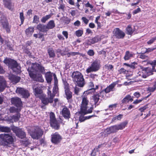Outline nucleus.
Wrapping results in <instances>:
<instances>
[{"label": "nucleus", "mask_w": 156, "mask_h": 156, "mask_svg": "<svg viewBox=\"0 0 156 156\" xmlns=\"http://www.w3.org/2000/svg\"><path fill=\"white\" fill-rule=\"evenodd\" d=\"M27 70L30 77L34 80L41 82L44 81L41 74L39 73L43 72L44 68L40 64L36 63H32L31 66L28 68Z\"/></svg>", "instance_id": "f257e3e1"}, {"label": "nucleus", "mask_w": 156, "mask_h": 156, "mask_svg": "<svg viewBox=\"0 0 156 156\" xmlns=\"http://www.w3.org/2000/svg\"><path fill=\"white\" fill-rule=\"evenodd\" d=\"M91 89L84 92L83 95L81 96L82 98L81 103L80 104L81 112L84 115L92 113L93 109V106L90 107L88 106L89 101L88 99L87 95L90 93Z\"/></svg>", "instance_id": "f03ea898"}, {"label": "nucleus", "mask_w": 156, "mask_h": 156, "mask_svg": "<svg viewBox=\"0 0 156 156\" xmlns=\"http://www.w3.org/2000/svg\"><path fill=\"white\" fill-rule=\"evenodd\" d=\"M54 77V85L53 89L54 94L57 93L58 90V81L56 75L51 72H48L45 74V77L47 83L50 84L52 80V76Z\"/></svg>", "instance_id": "7ed1b4c3"}, {"label": "nucleus", "mask_w": 156, "mask_h": 156, "mask_svg": "<svg viewBox=\"0 0 156 156\" xmlns=\"http://www.w3.org/2000/svg\"><path fill=\"white\" fill-rule=\"evenodd\" d=\"M73 81L78 86L82 87L85 84V82L83 76L82 74L78 72H73L72 75Z\"/></svg>", "instance_id": "20e7f679"}, {"label": "nucleus", "mask_w": 156, "mask_h": 156, "mask_svg": "<svg viewBox=\"0 0 156 156\" xmlns=\"http://www.w3.org/2000/svg\"><path fill=\"white\" fill-rule=\"evenodd\" d=\"M127 123V122L126 121L119 124L112 126L107 128L106 132L108 134L116 132L119 130H122L124 129Z\"/></svg>", "instance_id": "39448f33"}, {"label": "nucleus", "mask_w": 156, "mask_h": 156, "mask_svg": "<svg viewBox=\"0 0 156 156\" xmlns=\"http://www.w3.org/2000/svg\"><path fill=\"white\" fill-rule=\"evenodd\" d=\"M11 101L12 103L14 104L16 107H12L10 108V112H20L22 104L20 99L17 97H15L12 98Z\"/></svg>", "instance_id": "423d86ee"}, {"label": "nucleus", "mask_w": 156, "mask_h": 156, "mask_svg": "<svg viewBox=\"0 0 156 156\" xmlns=\"http://www.w3.org/2000/svg\"><path fill=\"white\" fill-rule=\"evenodd\" d=\"M56 94H54L53 92V93H51V91H50V88L48 87V98H41L42 102L45 105L48 104L49 103L52 102L53 98Z\"/></svg>", "instance_id": "0eeeda50"}, {"label": "nucleus", "mask_w": 156, "mask_h": 156, "mask_svg": "<svg viewBox=\"0 0 156 156\" xmlns=\"http://www.w3.org/2000/svg\"><path fill=\"white\" fill-rule=\"evenodd\" d=\"M29 133L33 139H38L43 135V132L41 129L37 128Z\"/></svg>", "instance_id": "6e6552de"}, {"label": "nucleus", "mask_w": 156, "mask_h": 156, "mask_svg": "<svg viewBox=\"0 0 156 156\" xmlns=\"http://www.w3.org/2000/svg\"><path fill=\"white\" fill-rule=\"evenodd\" d=\"M100 68V64L98 61H95L86 69V71L87 73L91 72H95L99 70Z\"/></svg>", "instance_id": "1a4fd4ad"}, {"label": "nucleus", "mask_w": 156, "mask_h": 156, "mask_svg": "<svg viewBox=\"0 0 156 156\" xmlns=\"http://www.w3.org/2000/svg\"><path fill=\"white\" fill-rule=\"evenodd\" d=\"M11 129L19 138L23 139L26 137V134L22 129L13 126L11 127Z\"/></svg>", "instance_id": "9d476101"}, {"label": "nucleus", "mask_w": 156, "mask_h": 156, "mask_svg": "<svg viewBox=\"0 0 156 156\" xmlns=\"http://www.w3.org/2000/svg\"><path fill=\"white\" fill-rule=\"evenodd\" d=\"M10 68L16 73H20L21 72V68L19 64L13 59H10Z\"/></svg>", "instance_id": "9b49d317"}, {"label": "nucleus", "mask_w": 156, "mask_h": 156, "mask_svg": "<svg viewBox=\"0 0 156 156\" xmlns=\"http://www.w3.org/2000/svg\"><path fill=\"white\" fill-rule=\"evenodd\" d=\"M114 36L118 39L123 38L125 36V33L119 28H116L113 30Z\"/></svg>", "instance_id": "f8f14e48"}, {"label": "nucleus", "mask_w": 156, "mask_h": 156, "mask_svg": "<svg viewBox=\"0 0 156 156\" xmlns=\"http://www.w3.org/2000/svg\"><path fill=\"white\" fill-rule=\"evenodd\" d=\"M139 69L144 71V77L146 78L148 76L152 75L153 74L152 72L151 69L150 68H144L142 66H139Z\"/></svg>", "instance_id": "ddd939ff"}, {"label": "nucleus", "mask_w": 156, "mask_h": 156, "mask_svg": "<svg viewBox=\"0 0 156 156\" xmlns=\"http://www.w3.org/2000/svg\"><path fill=\"white\" fill-rule=\"evenodd\" d=\"M16 93L20 94L24 98H27L30 96L28 91L22 88H17L16 90Z\"/></svg>", "instance_id": "4468645a"}, {"label": "nucleus", "mask_w": 156, "mask_h": 156, "mask_svg": "<svg viewBox=\"0 0 156 156\" xmlns=\"http://www.w3.org/2000/svg\"><path fill=\"white\" fill-rule=\"evenodd\" d=\"M62 139L61 137L57 133H55L52 135L51 141L55 144L59 143Z\"/></svg>", "instance_id": "2eb2a0df"}, {"label": "nucleus", "mask_w": 156, "mask_h": 156, "mask_svg": "<svg viewBox=\"0 0 156 156\" xmlns=\"http://www.w3.org/2000/svg\"><path fill=\"white\" fill-rule=\"evenodd\" d=\"M34 92L35 96L37 97L41 98L40 96L42 93V90L41 87L36 85L33 87Z\"/></svg>", "instance_id": "dca6fc26"}, {"label": "nucleus", "mask_w": 156, "mask_h": 156, "mask_svg": "<svg viewBox=\"0 0 156 156\" xmlns=\"http://www.w3.org/2000/svg\"><path fill=\"white\" fill-rule=\"evenodd\" d=\"M63 116L66 119H68L70 118V112L67 107L64 108L61 112Z\"/></svg>", "instance_id": "f3484780"}, {"label": "nucleus", "mask_w": 156, "mask_h": 156, "mask_svg": "<svg viewBox=\"0 0 156 156\" xmlns=\"http://www.w3.org/2000/svg\"><path fill=\"white\" fill-rule=\"evenodd\" d=\"M101 40V38L98 36H97L92 39L88 40L86 41V43L87 45H90L91 44H94Z\"/></svg>", "instance_id": "a211bd4d"}, {"label": "nucleus", "mask_w": 156, "mask_h": 156, "mask_svg": "<svg viewBox=\"0 0 156 156\" xmlns=\"http://www.w3.org/2000/svg\"><path fill=\"white\" fill-rule=\"evenodd\" d=\"M1 22L3 28L5 29L7 32H9V24L6 18L3 17V19L1 20Z\"/></svg>", "instance_id": "6ab92c4d"}, {"label": "nucleus", "mask_w": 156, "mask_h": 156, "mask_svg": "<svg viewBox=\"0 0 156 156\" xmlns=\"http://www.w3.org/2000/svg\"><path fill=\"white\" fill-rule=\"evenodd\" d=\"M6 86V81L3 77L0 76V92L2 91Z\"/></svg>", "instance_id": "aec40b11"}, {"label": "nucleus", "mask_w": 156, "mask_h": 156, "mask_svg": "<svg viewBox=\"0 0 156 156\" xmlns=\"http://www.w3.org/2000/svg\"><path fill=\"white\" fill-rule=\"evenodd\" d=\"M0 138L4 142L9 143L10 141V135L8 134H0Z\"/></svg>", "instance_id": "412c9836"}, {"label": "nucleus", "mask_w": 156, "mask_h": 156, "mask_svg": "<svg viewBox=\"0 0 156 156\" xmlns=\"http://www.w3.org/2000/svg\"><path fill=\"white\" fill-rule=\"evenodd\" d=\"M37 28L39 31L43 32H46L48 30L46 25L41 24L37 25Z\"/></svg>", "instance_id": "4be33fe9"}, {"label": "nucleus", "mask_w": 156, "mask_h": 156, "mask_svg": "<svg viewBox=\"0 0 156 156\" xmlns=\"http://www.w3.org/2000/svg\"><path fill=\"white\" fill-rule=\"evenodd\" d=\"M134 55V54L133 52L127 51L126 52L124 59L125 60H128L132 57H133Z\"/></svg>", "instance_id": "5701e85b"}, {"label": "nucleus", "mask_w": 156, "mask_h": 156, "mask_svg": "<svg viewBox=\"0 0 156 156\" xmlns=\"http://www.w3.org/2000/svg\"><path fill=\"white\" fill-rule=\"evenodd\" d=\"M34 31V27H29L25 30L26 34L27 36L30 37L32 35Z\"/></svg>", "instance_id": "b1692460"}, {"label": "nucleus", "mask_w": 156, "mask_h": 156, "mask_svg": "<svg viewBox=\"0 0 156 156\" xmlns=\"http://www.w3.org/2000/svg\"><path fill=\"white\" fill-rule=\"evenodd\" d=\"M116 83H113L110 85L108 87H107L104 90L106 93H108L111 91L113 90V89L114 87L115 86Z\"/></svg>", "instance_id": "393cba45"}, {"label": "nucleus", "mask_w": 156, "mask_h": 156, "mask_svg": "<svg viewBox=\"0 0 156 156\" xmlns=\"http://www.w3.org/2000/svg\"><path fill=\"white\" fill-rule=\"evenodd\" d=\"M20 79V77L15 76H12L11 77H10V81L13 84H16L18 83Z\"/></svg>", "instance_id": "a878e982"}, {"label": "nucleus", "mask_w": 156, "mask_h": 156, "mask_svg": "<svg viewBox=\"0 0 156 156\" xmlns=\"http://www.w3.org/2000/svg\"><path fill=\"white\" fill-rule=\"evenodd\" d=\"M133 100V99L130 95H128L126 96L122 101V103H126L130 101H132Z\"/></svg>", "instance_id": "bb28decb"}, {"label": "nucleus", "mask_w": 156, "mask_h": 156, "mask_svg": "<svg viewBox=\"0 0 156 156\" xmlns=\"http://www.w3.org/2000/svg\"><path fill=\"white\" fill-rule=\"evenodd\" d=\"M65 91L66 99L69 100L72 97V93L70 90L69 89L65 90Z\"/></svg>", "instance_id": "cd10ccee"}, {"label": "nucleus", "mask_w": 156, "mask_h": 156, "mask_svg": "<svg viewBox=\"0 0 156 156\" xmlns=\"http://www.w3.org/2000/svg\"><path fill=\"white\" fill-rule=\"evenodd\" d=\"M50 124L52 127L55 129H58L59 126L56 120L50 122Z\"/></svg>", "instance_id": "c85d7f7f"}, {"label": "nucleus", "mask_w": 156, "mask_h": 156, "mask_svg": "<svg viewBox=\"0 0 156 156\" xmlns=\"http://www.w3.org/2000/svg\"><path fill=\"white\" fill-rule=\"evenodd\" d=\"M99 96L98 94H95L92 97V99L94 102V104L95 105H98V102L99 100Z\"/></svg>", "instance_id": "c756f323"}, {"label": "nucleus", "mask_w": 156, "mask_h": 156, "mask_svg": "<svg viewBox=\"0 0 156 156\" xmlns=\"http://www.w3.org/2000/svg\"><path fill=\"white\" fill-rule=\"evenodd\" d=\"M55 26L54 22L53 20L49 21L46 25L47 28L48 30L49 29L53 28Z\"/></svg>", "instance_id": "7c9ffc66"}, {"label": "nucleus", "mask_w": 156, "mask_h": 156, "mask_svg": "<svg viewBox=\"0 0 156 156\" xmlns=\"http://www.w3.org/2000/svg\"><path fill=\"white\" fill-rule=\"evenodd\" d=\"M127 34L129 35L132 34L134 30L131 27V26L128 25L126 29Z\"/></svg>", "instance_id": "2f4dec72"}, {"label": "nucleus", "mask_w": 156, "mask_h": 156, "mask_svg": "<svg viewBox=\"0 0 156 156\" xmlns=\"http://www.w3.org/2000/svg\"><path fill=\"white\" fill-rule=\"evenodd\" d=\"M52 15V13H51L48 15H47L43 17L41 19V22L43 23H45L46 21L49 19Z\"/></svg>", "instance_id": "473e14b6"}, {"label": "nucleus", "mask_w": 156, "mask_h": 156, "mask_svg": "<svg viewBox=\"0 0 156 156\" xmlns=\"http://www.w3.org/2000/svg\"><path fill=\"white\" fill-rule=\"evenodd\" d=\"M20 117V115L19 114L17 113L16 115L12 116L11 117V120L12 122H16L18 121Z\"/></svg>", "instance_id": "72a5a7b5"}, {"label": "nucleus", "mask_w": 156, "mask_h": 156, "mask_svg": "<svg viewBox=\"0 0 156 156\" xmlns=\"http://www.w3.org/2000/svg\"><path fill=\"white\" fill-rule=\"evenodd\" d=\"M156 89V82L154 83L153 87H148L147 88V91L150 92H154Z\"/></svg>", "instance_id": "f704fd0d"}, {"label": "nucleus", "mask_w": 156, "mask_h": 156, "mask_svg": "<svg viewBox=\"0 0 156 156\" xmlns=\"http://www.w3.org/2000/svg\"><path fill=\"white\" fill-rule=\"evenodd\" d=\"M144 71L142 70L139 71H136V76L138 77H141L142 78H144Z\"/></svg>", "instance_id": "c9c22d12"}, {"label": "nucleus", "mask_w": 156, "mask_h": 156, "mask_svg": "<svg viewBox=\"0 0 156 156\" xmlns=\"http://www.w3.org/2000/svg\"><path fill=\"white\" fill-rule=\"evenodd\" d=\"M48 52L50 57L53 58L55 57V53L52 48H49L48 50Z\"/></svg>", "instance_id": "e433bc0d"}, {"label": "nucleus", "mask_w": 156, "mask_h": 156, "mask_svg": "<svg viewBox=\"0 0 156 156\" xmlns=\"http://www.w3.org/2000/svg\"><path fill=\"white\" fill-rule=\"evenodd\" d=\"M0 131L8 133L10 132V129L7 127L0 126Z\"/></svg>", "instance_id": "4c0bfd02"}, {"label": "nucleus", "mask_w": 156, "mask_h": 156, "mask_svg": "<svg viewBox=\"0 0 156 156\" xmlns=\"http://www.w3.org/2000/svg\"><path fill=\"white\" fill-rule=\"evenodd\" d=\"M75 34L77 37H80L82 36L83 34V30H79L76 31Z\"/></svg>", "instance_id": "58836bf2"}, {"label": "nucleus", "mask_w": 156, "mask_h": 156, "mask_svg": "<svg viewBox=\"0 0 156 156\" xmlns=\"http://www.w3.org/2000/svg\"><path fill=\"white\" fill-rule=\"evenodd\" d=\"M123 116L122 114H119V115L114 117L112 119L113 121H115V120H120L122 118Z\"/></svg>", "instance_id": "ea45409f"}, {"label": "nucleus", "mask_w": 156, "mask_h": 156, "mask_svg": "<svg viewBox=\"0 0 156 156\" xmlns=\"http://www.w3.org/2000/svg\"><path fill=\"white\" fill-rule=\"evenodd\" d=\"M156 40V37H152L147 42V44L148 45H151L153 44Z\"/></svg>", "instance_id": "a19ab883"}, {"label": "nucleus", "mask_w": 156, "mask_h": 156, "mask_svg": "<svg viewBox=\"0 0 156 156\" xmlns=\"http://www.w3.org/2000/svg\"><path fill=\"white\" fill-rule=\"evenodd\" d=\"M5 6L10 9V3L9 0H3Z\"/></svg>", "instance_id": "79ce46f5"}, {"label": "nucleus", "mask_w": 156, "mask_h": 156, "mask_svg": "<svg viewBox=\"0 0 156 156\" xmlns=\"http://www.w3.org/2000/svg\"><path fill=\"white\" fill-rule=\"evenodd\" d=\"M85 6L86 7L90 8L91 9L90 10L91 11H92L93 12H94L95 11V9H93V6L90 4L89 2H87L85 4Z\"/></svg>", "instance_id": "37998d69"}, {"label": "nucleus", "mask_w": 156, "mask_h": 156, "mask_svg": "<svg viewBox=\"0 0 156 156\" xmlns=\"http://www.w3.org/2000/svg\"><path fill=\"white\" fill-rule=\"evenodd\" d=\"M20 18L21 21V24H23L24 20V17L23 12H21L20 13Z\"/></svg>", "instance_id": "c03bdc74"}, {"label": "nucleus", "mask_w": 156, "mask_h": 156, "mask_svg": "<svg viewBox=\"0 0 156 156\" xmlns=\"http://www.w3.org/2000/svg\"><path fill=\"white\" fill-rule=\"evenodd\" d=\"M4 63L8 66L9 68L10 67V58H6L3 61Z\"/></svg>", "instance_id": "a18cd8bd"}, {"label": "nucleus", "mask_w": 156, "mask_h": 156, "mask_svg": "<svg viewBox=\"0 0 156 156\" xmlns=\"http://www.w3.org/2000/svg\"><path fill=\"white\" fill-rule=\"evenodd\" d=\"M50 122L56 120L54 113L51 112L50 114Z\"/></svg>", "instance_id": "49530a36"}, {"label": "nucleus", "mask_w": 156, "mask_h": 156, "mask_svg": "<svg viewBox=\"0 0 156 156\" xmlns=\"http://www.w3.org/2000/svg\"><path fill=\"white\" fill-rule=\"evenodd\" d=\"M39 18L37 16L35 15L34 17V20L33 21V23H37L39 22Z\"/></svg>", "instance_id": "de8ad7c7"}, {"label": "nucleus", "mask_w": 156, "mask_h": 156, "mask_svg": "<svg viewBox=\"0 0 156 156\" xmlns=\"http://www.w3.org/2000/svg\"><path fill=\"white\" fill-rule=\"evenodd\" d=\"M106 93L104 90H102L100 92V95L99 96L103 98H105L106 96Z\"/></svg>", "instance_id": "09e8293b"}, {"label": "nucleus", "mask_w": 156, "mask_h": 156, "mask_svg": "<svg viewBox=\"0 0 156 156\" xmlns=\"http://www.w3.org/2000/svg\"><path fill=\"white\" fill-rule=\"evenodd\" d=\"M86 120L85 116H84L82 115H80L79 118V121L80 122H82Z\"/></svg>", "instance_id": "8fccbe9b"}, {"label": "nucleus", "mask_w": 156, "mask_h": 156, "mask_svg": "<svg viewBox=\"0 0 156 156\" xmlns=\"http://www.w3.org/2000/svg\"><path fill=\"white\" fill-rule=\"evenodd\" d=\"M156 49V48H148L146 49L145 53H149L151 52Z\"/></svg>", "instance_id": "3c124183"}, {"label": "nucleus", "mask_w": 156, "mask_h": 156, "mask_svg": "<svg viewBox=\"0 0 156 156\" xmlns=\"http://www.w3.org/2000/svg\"><path fill=\"white\" fill-rule=\"evenodd\" d=\"M79 54V53L78 52H71L68 53L67 55L68 57H69L70 55L74 56Z\"/></svg>", "instance_id": "603ef678"}, {"label": "nucleus", "mask_w": 156, "mask_h": 156, "mask_svg": "<svg viewBox=\"0 0 156 156\" xmlns=\"http://www.w3.org/2000/svg\"><path fill=\"white\" fill-rule=\"evenodd\" d=\"M87 53L88 55L91 56H93L94 54V51L91 49L89 50L88 51Z\"/></svg>", "instance_id": "864d4df0"}, {"label": "nucleus", "mask_w": 156, "mask_h": 156, "mask_svg": "<svg viewBox=\"0 0 156 156\" xmlns=\"http://www.w3.org/2000/svg\"><path fill=\"white\" fill-rule=\"evenodd\" d=\"M98 152V149L97 148H95L92 151L91 153V155L92 156H95L96 155V153Z\"/></svg>", "instance_id": "5fc2aeb1"}, {"label": "nucleus", "mask_w": 156, "mask_h": 156, "mask_svg": "<svg viewBox=\"0 0 156 156\" xmlns=\"http://www.w3.org/2000/svg\"><path fill=\"white\" fill-rule=\"evenodd\" d=\"M65 90L69 89V84L66 81H63V82Z\"/></svg>", "instance_id": "6e6d98bb"}, {"label": "nucleus", "mask_w": 156, "mask_h": 156, "mask_svg": "<svg viewBox=\"0 0 156 156\" xmlns=\"http://www.w3.org/2000/svg\"><path fill=\"white\" fill-rule=\"evenodd\" d=\"M117 104H115L111 105H110L109 106V108L110 110H112L114 108H115L117 105Z\"/></svg>", "instance_id": "4d7b16f0"}, {"label": "nucleus", "mask_w": 156, "mask_h": 156, "mask_svg": "<svg viewBox=\"0 0 156 156\" xmlns=\"http://www.w3.org/2000/svg\"><path fill=\"white\" fill-rule=\"evenodd\" d=\"M148 108L147 105H145L143 107L140 108L139 109V110L141 112H144L145 110Z\"/></svg>", "instance_id": "13d9d810"}, {"label": "nucleus", "mask_w": 156, "mask_h": 156, "mask_svg": "<svg viewBox=\"0 0 156 156\" xmlns=\"http://www.w3.org/2000/svg\"><path fill=\"white\" fill-rule=\"evenodd\" d=\"M80 22L78 20H77L73 23V25L75 27H78L80 25Z\"/></svg>", "instance_id": "bf43d9fd"}, {"label": "nucleus", "mask_w": 156, "mask_h": 156, "mask_svg": "<svg viewBox=\"0 0 156 156\" xmlns=\"http://www.w3.org/2000/svg\"><path fill=\"white\" fill-rule=\"evenodd\" d=\"M83 22L86 24H87L89 22V20L86 17H83L81 18Z\"/></svg>", "instance_id": "052dcab7"}, {"label": "nucleus", "mask_w": 156, "mask_h": 156, "mask_svg": "<svg viewBox=\"0 0 156 156\" xmlns=\"http://www.w3.org/2000/svg\"><path fill=\"white\" fill-rule=\"evenodd\" d=\"M126 71L123 68H121L119 70V72L120 73L125 74L126 73Z\"/></svg>", "instance_id": "680f3d73"}, {"label": "nucleus", "mask_w": 156, "mask_h": 156, "mask_svg": "<svg viewBox=\"0 0 156 156\" xmlns=\"http://www.w3.org/2000/svg\"><path fill=\"white\" fill-rule=\"evenodd\" d=\"M143 98H142L141 99H139V100L137 99V100H135V101H134L133 102V103L134 104H137L139 103H140L141 102L143 101Z\"/></svg>", "instance_id": "e2e57ef3"}, {"label": "nucleus", "mask_w": 156, "mask_h": 156, "mask_svg": "<svg viewBox=\"0 0 156 156\" xmlns=\"http://www.w3.org/2000/svg\"><path fill=\"white\" fill-rule=\"evenodd\" d=\"M62 34L65 37L66 39L68 38V33L67 31H64L62 32Z\"/></svg>", "instance_id": "0e129e2a"}, {"label": "nucleus", "mask_w": 156, "mask_h": 156, "mask_svg": "<svg viewBox=\"0 0 156 156\" xmlns=\"http://www.w3.org/2000/svg\"><path fill=\"white\" fill-rule=\"evenodd\" d=\"M58 38L60 40L63 41L64 40V37L60 34H58L57 35Z\"/></svg>", "instance_id": "69168bd1"}, {"label": "nucleus", "mask_w": 156, "mask_h": 156, "mask_svg": "<svg viewBox=\"0 0 156 156\" xmlns=\"http://www.w3.org/2000/svg\"><path fill=\"white\" fill-rule=\"evenodd\" d=\"M88 85L91 89H94V85L93 82H90L89 83Z\"/></svg>", "instance_id": "338daca9"}, {"label": "nucleus", "mask_w": 156, "mask_h": 156, "mask_svg": "<svg viewBox=\"0 0 156 156\" xmlns=\"http://www.w3.org/2000/svg\"><path fill=\"white\" fill-rule=\"evenodd\" d=\"M150 64L152 66H156V59L154 60L153 61L150 62Z\"/></svg>", "instance_id": "774afa93"}]
</instances>
